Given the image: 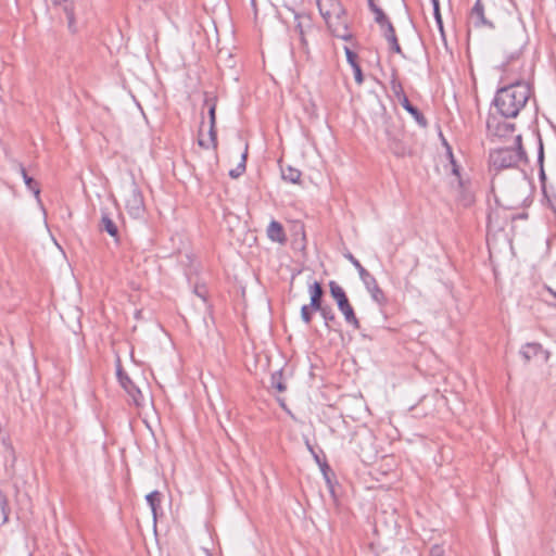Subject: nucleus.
Wrapping results in <instances>:
<instances>
[{
    "label": "nucleus",
    "instance_id": "nucleus-1",
    "mask_svg": "<svg viewBox=\"0 0 556 556\" xmlns=\"http://www.w3.org/2000/svg\"><path fill=\"white\" fill-rule=\"evenodd\" d=\"M532 92L530 81L507 83L496 91L493 99L496 113L506 118L517 117L527 105Z\"/></svg>",
    "mask_w": 556,
    "mask_h": 556
},
{
    "label": "nucleus",
    "instance_id": "nucleus-2",
    "mask_svg": "<svg viewBox=\"0 0 556 556\" xmlns=\"http://www.w3.org/2000/svg\"><path fill=\"white\" fill-rule=\"evenodd\" d=\"M528 164V156L522 147L521 135L514 136V142L509 147H500L490 150V172L497 174L504 169L519 168Z\"/></svg>",
    "mask_w": 556,
    "mask_h": 556
},
{
    "label": "nucleus",
    "instance_id": "nucleus-3",
    "mask_svg": "<svg viewBox=\"0 0 556 556\" xmlns=\"http://www.w3.org/2000/svg\"><path fill=\"white\" fill-rule=\"evenodd\" d=\"M320 15L332 35L349 41L353 38L348 27L346 13L340 0H316Z\"/></svg>",
    "mask_w": 556,
    "mask_h": 556
},
{
    "label": "nucleus",
    "instance_id": "nucleus-4",
    "mask_svg": "<svg viewBox=\"0 0 556 556\" xmlns=\"http://www.w3.org/2000/svg\"><path fill=\"white\" fill-rule=\"evenodd\" d=\"M504 79L507 83L529 81L533 75V65L522 58V51L510 52L503 64Z\"/></svg>",
    "mask_w": 556,
    "mask_h": 556
},
{
    "label": "nucleus",
    "instance_id": "nucleus-5",
    "mask_svg": "<svg viewBox=\"0 0 556 556\" xmlns=\"http://www.w3.org/2000/svg\"><path fill=\"white\" fill-rule=\"evenodd\" d=\"M502 114L498 113H489L486 118V132L492 140L497 139H511L514 141V136H518L516 134V124L508 121Z\"/></svg>",
    "mask_w": 556,
    "mask_h": 556
},
{
    "label": "nucleus",
    "instance_id": "nucleus-6",
    "mask_svg": "<svg viewBox=\"0 0 556 556\" xmlns=\"http://www.w3.org/2000/svg\"><path fill=\"white\" fill-rule=\"evenodd\" d=\"M329 291L332 299L336 301L339 311L344 316L346 324L352 326L353 329L358 330L361 328V323L356 317L354 308L351 305L343 288L336 281L331 280L329 282Z\"/></svg>",
    "mask_w": 556,
    "mask_h": 556
},
{
    "label": "nucleus",
    "instance_id": "nucleus-7",
    "mask_svg": "<svg viewBox=\"0 0 556 556\" xmlns=\"http://www.w3.org/2000/svg\"><path fill=\"white\" fill-rule=\"evenodd\" d=\"M348 260L353 264V266L357 269L358 275L363 283L365 285L367 291L369 292L371 299L378 303L380 306L387 304L388 299L383 290L379 287L377 279L359 263L357 258L354 257L353 254L349 253L346 255Z\"/></svg>",
    "mask_w": 556,
    "mask_h": 556
},
{
    "label": "nucleus",
    "instance_id": "nucleus-8",
    "mask_svg": "<svg viewBox=\"0 0 556 556\" xmlns=\"http://www.w3.org/2000/svg\"><path fill=\"white\" fill-rule=\"evenodd\" d=\"M125 207L132 218H142L144 215L143 195L135 181L125 187Z\"/></svg>",
    "mask_w": 556,
    "mask_h": 556
},
{
    "label": "nucleus",
    "instance_id": "nucleus-9",
    "mask_svg": "<svg viewBox=\"0 0 556 556\" xmlns=\"http://www.w3.org/2000/svg\"><path fill=\"white\" fill-rule=\"evenodd\" d=\"M388 148L396 157L410 155L412 151L404 141L403 130L395 125H388L386 128Z\"/></svg>",
    "mask_w": 556,
    "mask_h": 556
},
{
    "label": "nucleus",
    "instance_id": "nucleus-10",
    "mask_svg": "<svg viewBox=\"0 0 556 556\" xmlns=\"http://www.w3.org/2000/svg\"><path fill=\"white\" fill-rule=\"evenodd\" d=\"M295 30L299 33L301 47L305 53H308V40L307 36L312 35L317 30L314 25L311 15L306 13H296L294 15Z\"/></svg>",
    "mask_w": 556,
    "mask_h": 556
},
{
    "label": "nucleus",
    "instance_id": "nucleus-11",
    "mask_svg": "<svg viewBox=\"0 0 556 556\" xmlns=\"http://www.w3.org/2000/svg\"><path fill=\"white\" fill-rule=\"evenodd\" d=\"M468 25L475 28L494 29V23L485 16V7L482 0H477L468 14Z\"/></svg>",
    "mask_w": 556,
    "mask_h": 556
},
{
    "label": "nucleus",
    "instance_id": "nucleus-12",
    "mask_svg": "<svg viewBox=\"0 0 556 556\" xmlns=\"http://www.w3.org/2000/svg\"><path fill=\"white\" fill-rule=\"evenodd\" d=\"M54 7H59L62 9L63 13L67 20V28L72 34H76L78 31L75 18V7L74 2L71 0H51Z\"/></svg>",
    "mask_w": 556,
    "mask_h": 556
},
{
    "label": "nucleus",
    "instance_id": "nucleus-13",
    "mask_svg": "<svg viewBox=\"0 0 556 556\" xmlns=\"http://www.w3.org/2000/svg\"><path fill=\"white\" fill-rule=\"evenodd\" d=\"M117 378H118L121 386L131 396L135 404L139 405L140 400H142V393L135 386V383L131 381V379L128 377V375L123 371V369L121 367L117 368Z\"/></svg>",
    "mask_w": 556,
    "mask_h": 556
},
{
    "label": "nucleus",
    "instance_id": "nucleus-14",
    "mask_svg": "<svg viewBox=\"0 0 556 556\" xmlns=\"http://www.w3.org/2000/svg\"><path fill=\"white\" fill-rule=\"evenodd\" d=\"M545 355L544 358L548 357V353L544 351L543 346L536 342H529L521 346L520 355L525 359L526 363L538 358L541 355Z\"/></svg>",
    "mask_w": 556,
    "mask_h": 556
},
{
    "label": "nucleus",
    "instance_id": "nucleus-15",
    "mask_svg": "<svg viewBox=\"0 0 556 556\" xmlns=\"http://www.w3.org/2000/svg\"><path fill=\"white\" fill-rule=\"evenodd\" d=\"M266 235L270 241L277 242L279 244H286V242L288 240L282 224L275 219H273L269 223V225L266 229Z\"/></svg>",
    "mask_w": 556,
    "mask_h": 556
},
{
    "label": "nucleus",
    "instance_id": "nucleus-16",
    "mask_svg": "<svg viewBox=\"0 0 556 556\" xmlns=\"http://www.w3.org/2000/svg\"><path fill=\"white\" fill-rule=\"evenodd\" d=\"M101 231H106L115 242H119V232L116 223L111 218L110 214L102 211L101 219L99 223Z\"/></svg>",
    "mask_w": 556,
    "mask_h": 556
},
{
    "label": "nucleus",
    "instance_id": "nucleus-17",
    "mask_svg": "<svg viewBox=\"0 0 556 556\" xmlns=\"http://www.w3.org/2000/svg\"><path fill=\"white\" fill-rule=\"evenodd\" d=\"M390 89L394 98L400 102L407 96L405 94L403 85L399 78V71L396 67H392L390 75Z\"/></svg>",
    "mask_w": 556,
    "mask_h": 556
},
{
    "label": "nucleus",
    "instance_id": "nucleus-18",
    "mask_svg": "<svg viewBox=\"0 0 556 556\" xmlns=\"http://www.w3.org/2000/svg\"><path fill=\"white\" fill-rule=\"evenodd\" d=\"M399 103L403 106V109H404L406 112H408V113L414 117V119L416 121V123H417L419 126H421V127H424V128H426V127L428 126V121H427V118L425 117V115H424V114H422V113H421V112H420L416 106H414V105L409 102V100H408V98H407V97H406V98H404V99H403L402 101H400Z\"/></svg>",
    "mask_w": 556,
    "mask_h": 556
},
{
    "label": "nucleus",
    "instance_id": "nucleus-19",
    "mask_svg": "<svg viewBox=\"0 0 556 556\" xmlns=\"http://www.w3.org/2000/svg\"><path fill=\"white\" fill-rule=\"evenodd\" d=\"M308 292L311 295L309 307L320 308L323 304L324 289L318 281H314L308 286Z\"/></svg>",
    "mask_w": 556,
    "mask_h": 556
},
{
    "label": "nucleus",
    "instance_id": "nucleus-20",
    "mask_svg": "<svg viewBox=\"0 0 556 556\" xmlns=\"http://www.w3.org/2000/svg\"><path fill=\"white\" fill-rule=\"evenodd\" d=\"M18 172H20L21 176L23 177V180H24L27 189L29 191H31L34 193V195L36 197V199L39 201V195H40L39 184L34 178L28 176L25 167L22 164H18Z\"/></svg>",
    "mask_w": 556,
    "mask_h": 556
},
{
    "label": "nucleus",
    "instance_id": "nucleus-21",
    "mask_svg": "<svg viewBox=\"0 0 556 556\" xmlns=\"http://www.w3.org/2000/svg\"><path fill=\"white\" fill-rule=\"evenodd\" d=\"M147 503L152 510L154 522L159 516V509L162 502V494L159 491H152L146 496Z\"/></svg>",
    "mask_w": 556,
    "mask_h": 556
},
{
    "label": "nucleus",
    "instance_id": "nucleus-22",
    "mask_svg": "<svg viewBox=\"0 0 556 556\" xmlns=\"http://www.w3.org/2000/svg\"><path fill=\"white\" fill-rule=\"evenodd\" d=\"M538 163L540 165V179L542 181V190L544 195L546 197V190L544 187V180H545V172L543 168V162H544V146L541 136H538Z\"/></svg>",
    "mask_w": 556,
    "mask_h": 556
},
{
    "label": "nucleus",
    "instance_id": "nucleus-23",
    "mask_svg": "<svg viewBox=\"0 0 556 556\" xmlns=\"http://www.w3.org/2000/svg\"><path fill=\"white\" fill-rule=\"evenodd\" d=\"M281 176L282 179L291 182V184H299L302 173L298 168H293L291 166H288L286 168H281Z\"/></svg>",
    "mask_w": 556,
    "mask_h": 556
},
{
    "label": "nucleus",
    "instance_id": "nucleus-24",
    "mask_svg": "<svg viewBox=\"0 0 556 556\" xmlns=\"http://www.w3.org/2000/svg\"><path fill=\"white\" fill-rule=\"evenodd\" d=\"M319 312L327 328H330V324L336 321V314L329 305H320V308H315Z\"/></svg>",
    "mask_w": 556,
    "mask_h": 556
},
{
    "label": "nucleus",
    "instance_id": "nucleus-25",
    "mask_svg": "<svg viewBox=\"0 0 556 556\" xmlns=\"http://www.w3.org/2000/svg\"><path fill=\"white\" fill-rule=\"evenodd\" d=\"M270 387L278 392L282 393L287 390V384L283 381L282 372L275 371L270 377Z\"/></svg>",
    "mask_w": 556,
    "mask_h": 556
},
{
    "label": "nucleus",
    "instance_id": "nucleus-26",
    "mask_svg": "<svg viewBox=\"0 0 556 556\" xmlns=\"http://www.w3.org/2000/svg\"><path fill=\"white\" fill-rule=\"evenodd\" d=\"M247 156H248V147H245L244 152L241 154V161L237 165V167L229 170V176L231 178H238L245 172Z\"/></svg>",
    "mask_w": 556,
    "mask_h": 556
},
{
    "label": "nucleus",
    "instance_id": "nucleus-27",
    "mask_svg": "<svg viewBox=\"0 0 556 556\" xmlns=\"http://www.w3.org/2000/svg\"><path fill=\"white\" fill-rule=\"evenodd\" d=\"M207 138H208V131H205L204 129V115L201 114V124L198 131V146L201 150L207 149Z\"/></svg>",
    "mask_w": 556,
    "mask_h": 556
},
{
    "label": "nucleus",
    "instance_id": "nucleus-28",
    "mask_svg": "<svg viewBox=\"0 0 556 556\" xmlns=\"http://www.w3.org/2000/svg\"><path fill=\"white\" fill-rule=\"evenodd\" d=\"M370 11L375 14V22L379 25L380 28H384V25L390 22L388 16L384 14L382 9L378 5L370 9Z\"/></svg>",
    "mask_w": 556,
    "mask_h": 556
},
{
    "label": "nucleus",
    "instance_id": "nucleus-29",
    "mask_svg": "<svg viewBox=\"0 0 556 556\" xmlns=\"http://www.w3.org/2000/svg\"><path fill=\"white\" fill-rule=\"evenodd\" d=\"M448 156H450V163L452 166V174L455 175L456 178L458 179L459 187H464V181H463L460 173H459L460 168H459L458 164L456 163L454 155L450 148H448Z\"/></svg>",
    "mask_w": 556,
    "mask_h": 556
},
{
    "label": "nucleus",
    "instance_id": "nucleus-30",
    "mask_svg": "<svg viewBox=\"0 0 556 556\" xmlns=\"http://www.w3.org/2000/svg\"><path fill=\"white\" fill-rule=\"evenodd\" d=\"M316 312L309 304H305L301 307V319L306 324L311 325L313 320V313Z\"/></svg>",
    "mask_w": 556,
    "mask_h": 556
},
{
    "label": "nucleus",
    "instance_id": "nucleus-31",
    "mask_svg": "<svg viewBox=\"0 0 556 556\" xmlns=\"http://www.w3.org/2000/svg\"><path fill=\"white\" fill-rule=\"evenodd\" d=\"M215 126V105L211 104V146L216 148L217 146V137L216 131L214 129Z\"/></svg>",
    "mask_w": 556,
    "mask_h": 556
},
{
    "label": "nucleus",
    "instance_id": "nucleus-32",
    "mask_svg": "<svg viewBox=\"0 0 556 556\" xmlns=\"http://www.w3.org/2000/svg\"><path fill=\"white\" fill-rule=\"evenodd\" d=\"M462 189V194L459 200L464 205L468 206L473 203V195L464 187H459Z\"/></svg>",
    "mask_w": 556,
    "mask_h": 556
},
{
    "label": "nucleus",
    "instance_id": "nucleus-33",
    "mask_svg": "<svg viewBox=\"0 0 556 556\" xmlns=\"http://www.w3.org/2000/svg\"><path fill=\"white\" fill-rule=\"evenodd\" d=\"M344 52H345L346 61L351 65V67L359 64L357 61V59H358L357 54L354 51H352L349 47H344Z\"/></svg>",
    "mask_w": 556,
    "mask_h": 556
},
{
    "label": "nucleus",
    "instance_id": "nucleus-34",
    "mask_svg": "<svg viewBox=\"0 0 556 556\" xmlns=\"http://www.w3.org/2000/svg\"><path fill=\"white\" fill-rule=\"evenodd\" d=\"M381 30L387 41L396 37L395 29L391 22H388Z\"/></svg>",
    "mask_w": 556,
    "mask_h": 556
},
{
    "label": "nucleus",
    "instance_id": "nucleus-35",
    "mask_svg": "<svg viewBox=\"0 0 556 556\" xmlns=\"http://www.w3.org/2000/svg\"><path fill=\"white\" fill-rule=\"evenodd\" d=\"M352 70L354 73V79H355L356 84L361 86L364 83V76H363L361 65L359 64L354 65V66H352Z\"/></svg>",
    "mask_w": 556,
    "mask_h": 556
},
{
    "label": "nucleus",
    "instance_id": "nucleus-36",
    "mask_svg": "<svg viewBox=\"0 0 556 556\" xmlns=\"http://www.w3.org/2000/svg\"><path fill=\"white\" fill-rule=\"evenodd\" d=\"M432 7H433V15H434L435 22H437L440 30L442 31L443 30V22H442V16H441V12H440V3H437Z\"/></svg>",
    "mask_w": 556,
    "mask_h": 556
},
{
    "label": "nucleus",
    "instance_id": "nucleus-37",
    "mask_svg": "<svg viewBox=\"0 0 556 556\" xmlns=\"http://www.w3.org/2000/svg\"><path fill=\"white\" fill-rule=\"evenodd\" d=\"M445 552L442 545L435 544L430 548L429 556H444Z\"/></svg>",
    "mask_w": 556,
    "mask_h": 556
},
{
    "label": "nucleus",
    "instance_id": "nucleus-38",
    "mask_svg": "<svg viewBox=\"0 0 556 556\" xmlns=\"http://www.w3.org/2000/svg\"><path fill=\"white\" fill-rule=\"evenodd\" d=\"M389 45H390V49L395 52V53H399V54H402V48L397 41V37L393 38V39H390L388 40Z\"/></svg>",
    "mask_w": 556,
    "mask_h": 556
},
{
    "label": "nucleus",
    "instance_id": "nucleus-39",
    "mask_svg": "<svg viewBox=\"0 0 556 556\" xmlns=\"http://www.w3.org/2000/svg\"><path fill=\"white\" fill-rule=\"evenodd\" d=\"M320 470L323 471L324 476L327 478V472L330 471V467L326 460V457L324 456L323 463L319 465Z\"/></svg>",
    "mask_w": 556,
    "mask_h": 556
},
{
    "label": "nucleus",
    "instance_id": "nucleus-40",
    "mask_svg": "<svg viewBox=\"0 0 556 556\" xmlns=\"http://www.w3.org/2000/svg\"><path fill=\"white\" fill-rule=\"evenodd\" d=\"M548 202H549V205L552 207V210L556 213V201H552L547 195H546Z\"/></svg>",
    "mask_w": 556,
    "mask_h": 556
},
{
    "label": "nucleus",
    "instance_id": "nucleus-41",
    "mask_svg": "<svg viewBox=\"0 0 556 556\" xmlns=\"http://www.w3.org/2000/svg\"><path fill=\"white\" fill-rule=\"evenodd\" d=\"M313 457L318 465H320L323 463V459L319 457V455L316 452H315V455H313Z\"/></svg>",
    "mask_w": 556,
    "mask_h": 556
},
{
    "label": "nucleus",
    "instance_id": "nucleus-42",
    "mask_svg": "<svg viewBox=\"0 0 556 556\" xmlns=\"http://www.w3.org/2000/svg\"><path fill=\"white\" fill-rule=\"evenodd\" d=\"M367 2H368L369 9L377 7V4L375 3V0H367Z\"/></svg>",
    "mask_w": 556,
    "mask_h": 556
},
{
    "label": "nucleus",
    "instance_id": "nucleus-43",
    "mask_svg": "<svg viewBox=\"0 0 556 556\" xmlns=\"http://www.w3.org/2000/svg\"><path fill=\"white\" fill-rule=\"evenodd\" d=\"M195 292H197L198 295H200L203 299V301H206V295L205 294H201L199 292V288L198 287L195 288Z\"/></svg>",
    "mask_w": 556,
    "mask_h": 556
},
{
    "label": "nucleus",
    "instance_id": "nucleus-44",
    "mask_svg": "<svg viewBox=\"0 0 556 556\" xmlns=\"http://www.w3.org/2000/svg\"><path fill=\"white\" fill-rule=\"evenodd\" d=\"M547 291L554 296L556 298V291H554L552 288L549 287H546Z\"/></svg>",
    "mask_w": 556,
    "mask_h": 556
},
{
    "label": "nucleus",
    "instance_id": "nucleus-45",
    "mask_svg": "<svg viewBox=\"0 0 556 556\" xmlns=\"http://www.w3.org/2000/svg\"><path fill=\"white\" fill-rule=\"evenodd\" d=\"M307 448L312 453V455H315V450L313 448V446L308 442H307Z\"/></svg>",
    "mask_w": 556,
    "mask_h": 556
},
{
    "label": "nucleus",
    "instance_id": "nucleus-46",
    "mask_svg": "<svg viewBox=\"0 0 556 556\" xmlns=\"http://www.w3.org/2000/svg\"><path fill=\"white\" fill-rule=\"evenodd\" d=\"M432 5L440 3L439 0H431Z\"/></svg>",
    "mask_w": 556,
    "mask_h": 556
},
{
    "label": "nucleus",
    "instance_id": "nucleus-47",
    "mask_svg": "<svg viewBox=\"0 0 556 556\" xmlns=\"http://www.w3.org/2000/svg\"><path fill=\"white\" fill-rule=\"evenodd\" d=\"M207 102H208V99L205 97L204 104H206Z\"/></svg>",
    "mask_w": 556,
    "mask_h": 556
}]
</instances>
